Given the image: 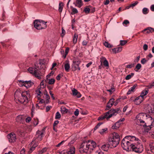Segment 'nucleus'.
<instances>
[{
    "label": "nucleus",
    "instance_id": "nucleus-3",
    "mask_svg": "<svg viewBox=\"0 0 154 154\" xmlns=\"http://www.w3.org/2000/svg\"><path fill=\"white\" fill-rule=\"evenodd\" d=\"M30 97V94L29 91L20 92L19 90L16 91L14 94V98L16 101H18L21 103L28 102V98Z\"/></svg>",
    "mask_w": 154,
    "mask_h": 154
},
{
    "label": "nucleus",
    "instance_id": "nucleus-55",
    "mask_svg": "<svg viewBox=\"0 0 154 154\" xmlns=\"http://www.w3.org/2000/svg\"><path fill=\"white\" fill-rule=\"evenodd\" d=\"M115 91V89L112 87L110 89L107 90V91L110 92L111 93H112L113 91Z\"/></svg>",
    "mask_w": 154,
    "mask_h": 154
},
{
    "label": "nucleus",
    "instance_id": "nucleus-14",
    "mask_svg": "<svg viewBox=\"0 0 154 154\" xmlns=\"http://www.w3.org/2000/svg\"><path fill=\"white\" fill-rule=\"evenodd\" d=\"M114 100L115 99L113 98H111L109 100L107 104L106 110L109 109L112 106L114 103Z\"/></svg>",
    "mask_w": 154,
    "mask_h": 154
},
{
    "label": "nucleus",
    "instance_id": "nucleus-47",
    "mask_svg": "<svg viewBox=\"0 0 154 154\" xmlns=\"http://www.w3.org/2000/svg\"><path fill=\"white\" fill-rule=\"evenodd\" d=\"M103 124V122H100L98 123L97 125L95 127L94 130H95L97 129L100 127V126Z\"/></svg>",
    "mask_w": 154,
    "mask_h": 154
},
{
    "label": "nucleus",
    "instance_id": "nucleus-15",
    "mask_svg": "<svg viewBox=\"0 0 154 154\" xmlns=\"http://www.w3.org/2000/svg\"><path fill=\"white\" fill-rule=\"evenodd\" d=\"M146 111L150 115L154 116V106L151 105L149 106Z\"/></svg>",
    "mask_w": 154,
    "mask_h": 154
},
{
    "label": "nucleus",
    "instance_id": "nucleus-12",
    "mask_svg": "<svg viewBox=\"0 0 154 154\" xmlns=\"http://www.w3.org/2000/svg\"><path fill=\"white\" fill-rule=\"evenodd\" d=\"M100 62L101 63H103L104 66L106 67V69H108L109 67V64L106 58L103 57H101L100 58Z\"/></svg>",
    "mask_w": 154,
    "mask_h": 154
},
{
    "label": "nucleus",
    "instance_id": "nucleus-18",
    "mask_svg": "<svg viewBox=\"0 0 154 154\" xmlns=\"http://www.w3.org/2000/svg\"><path fill=\"white\" fill-rule=\"evenodd\" d=\"M145 119H136L135 120L137 122V124L140 125L144 126L146 125V123L145 122Z\"/></svg>",
    "mask_w": 154,
    "mask_h": 154
},
{
    "label": "nucleus",
    "instance_id": "nucleus-5",
    "mask_svg": "<svg viewBox=\"0 0 154 154\" xmlns=\"http://www.w3.org/2000/svg\"><path fill=\"white\" fill-rule=\"evenodd\" d=\"M108 141L110 146L115 147L119 144L120 136L117 133L114 132L109 137Z\"/></svg>",
    "mask_w": 154,
    "mask_h": 154
},
{
    "label": "nucleus",
    "instance_id": "nucleus-63",
    "mask_svg": "<svg viewBox=\"0 0 154 154\" xmlns=\"http://www.w3.org/2000/svg\"><path fill=\"white\" fill-rule=\"evenodd\" d=\"M96 152L98 153V154H104L103 152L100 149L98 150L97 151H96Z\"/></svg>",
    "mask_w": 154,
    "mask_h": 154
},
{
    "label": "nucleus",
    "instance_id": "nucleus-11",
    "mask_svg": "<svg viewBox=\"0 0 154 154\" xmlns=\"http://www.w3.org/2000/svg\"><path fill=\"white\" fill-rule=\"evenodd\" d=\"M151 124L150 125H147L146 123V125L144 126V132H148L150 129L153 128L154 126V120L152 119V118H151Z\"/></svg>",
    "mask_w": 154,
    "mask_h": 154
},
{
    "label": "nucleus",
    "instance_id": "nucleus-25",
    "mask_svg": "<svg viewBox=\"0 0 154 154\" xmlns=\"http://www.w3.org/2000/svg\"><path fill=\"white\" fill-rule=\"evenodd\" d=\"M70 67V66L69 62L68 61H66V63L64 65V68L65 70L67 72H69Z\"/></svg>",
    "mask_w": 154,
    "mask_h": 154
},
{
    "label": "nucleus",
    "instance_id": "nucleus-52",
    "mask_svg": "<svg viewBox=\"0 0 154 154\" xmlns=\"http://www.w3.org/2000/svg\"><path fill=\"white\" fill-rule=\"evenodd\" d=\"M65 33H66V32H65V30H64V29L63 28H62V33L61 34V36L63 37L64 35L65 34Z\"/></svg>",
    "mask_w": 154,
    "mask_h": 154
},
{
    "label": "nucleus",
    "instance_id": "nucleus-60",
    "mask_svg": "<svg viewBox=\"0 0 154 154\" xmlns=\"http://www.w3.org/2000/svg\"><path fill=\"white\" fill-rule=\"evenodd\" d=\"M31 120V118L30 117H28L26 119V121L27 122H29Z\"/></svg>",
    "mask_w": 154,
    "mask_h": 154
},
{
    "label": "nucleus",
    "instance_id": "nucleus-7",
    "mask_svg": "<svg viewBox=\"0 0 154 154\" xmlns=\"http://www.w3.org/2000/svg\"><path fill=\"white\" fill-rule=\"evenodd\" d=\"M46 22L42 20H36L34 22V27L37 29H45L47 27Z\"/></svg>",
    "mask_w": 154,
    "mask_h": 154
},
{
    "label": "nucleus",
    "instance_id": "nucleus-10",
    "mask_svg": "<svg viewBox=\"0 0 154 154\" xmlns=\"http://www.w3.org/2000/svg\"><path fill=\"white\" fill-rule=\"evenodd\" d=\"M7 137L9 142L11 143L15 142L17 139L16 134L14 133H11L8 134Z\"/></svg>",
    "mask_w": 154,
    "mask_h": 154
},
{
    "label": "nucleus",
    "instance_id": "nucleus-33",
    "mask_svg": "<svg viewBox=\"0 0 154 154\" xmlns=\"http://www.w3.org/2000/svg\"><path fill=\"white\" fill-rule=\"evenodd\" d=\"M148 93V91L146 90H144L143 91L141 94L140 95V96H141V97L143 98V97L146 95Z\"/></svg>",
    "mask_w": 154,
    "mask_h": 154
},
{
    "label": "nucleus",
    "instance_id": "nucleus-51",
    "mask_svg": "<svg viewBox=\"0 0 154 154\" xmlns=\"http://www.w3.org/2000/svg\"><path fill=\"white\" fill-rule=\"evenodd\" d=\"M41 89L39 88L36 91V92L38 96H40V94L42 93V92L40 91Z\"/></svg>",
    "mask_w": 154,
    "mask_h": 154
},
{
    "label": "nucleus",
    "instance_id": "nucleus-59",
    "mask_svg": "<svg viewBox=\"0 0 154 154\" xmlns=\"http://www.w3.org/2000/svg\"><path fill=\"white\" fill-rule=\"evenodd\" d=\"M52 108V106H47L46 107V112H48L50 109Z\"/></svg>",
    "mask_w": 154,
    "mask_h": 154
},
{
    "label": "nucleus",
    "instance_id": "nucleus-32",
    "mask_svg": "<svg viewBox=\"0 0 154 154\" xmlns=\"http://www.w3.org/2000/svg\"><path fill=\"white\" fill-rule=\"evenodd\" d=\"M63 4L62 2H60L59 4V8H58V10L60 12H62L63 9Z\"/></svg>",
    "mask_w": 154,
    "mask_h": 154
},
{
    "label": "nucleus",
    "instance_id": "nucleus-17",
    "mask_svg": "<svg viewBox=\"0 0 154 154\" xmlns=\"http://www.w3.org/2000/svg\"><path fill=\"white\" fill-rule=\"evenodd\" d=\"M143 100V98L141 97V96H139L134 99V102L136 104L139 105L142 102Z\"/></svg>",
    "mask_w": 154,
    "mask_h": 154
},
{
    "label": "nucleus",
    "instance_id": "nucleus-58",
    "mask_svg": "<svg viewBox=\"0 0 154 154\" xmlns=\"http://www.w3.org/2000/svg\"><path fill=\"white\" fill-rule=\"evenodd\" d=\"M88 42V41L84 40L82 42V45L84 46H85L87 45Z\"/></svg>",
    "mask_w": 154,
    "mask_h": 154
},
{
    "label": "nucleus",
    "instance_id": "nucleus-62",
    "mask_svg": "<svg viewBox=\"0 0 154 154\" xmlns=\"http://www.w3.org/2000/svg\"><path fill=\"white\" fill-rule=\"evenodd\" d=\"M59 122L58 120H56L54 121V124H53V126H55L57 125Z\"/></svg>",
    "mask_w": 154,
    "mask_h": 154
},
{
    "label": "nucleus",
    "instance_id": "nucleus-38",
    "mask_svg": "<svg viewBox=\"0 0 154 154\" xmlns=\"http://www.w3.org/2000/svg\"><path fill=\"white\" fill-rule=\"evenodd\" d=\"M61 117V115L59 112H57L55 114V119H60Z\"/></svg>",
    "mask_w": 154,
    "mask_h": 154
},
{
    "label": "nucleus",
    "instance_id": "nucleus-29",
    "mask_svg": "<svg viewBox=\"0 0 154 154\" xmlns=\"http://www.w3.org/2000/svg\"><path fill=\"white\" fill-rule=\"evenodd\" d=\"M136 86L137 85H135L131 87L128 92L127 93V94H130L132 92H133Z\"/></svg>",
    "mask_w": 154,
    "mask_h": 154
},
{
    "label": "nucleus",
    "instance_id": "nucleus-45",
    "mask_svg": "<svg viewBox=\"0 0 154 154\" xmlns=\"http://www.w3.org/2000/svg\"><path fill=\"white\" fill-rule=\"evenodd\" d=\"M69 48H67L66 50H65V54L64 55V56H63V57H64V58H65L66 56V55L67 54H68V53L69 52Z\"/></svg>",
    "mask_w": 154,
    "mask_h": 154
},
{
    "label": "nucleus",
    "instance_id": "nucleus-48",
    "mask_svg": "<svg viewBox=\"0 0 154 154\" xmlns=\"http://www.w3.org/2000/svg\"><path fill=\"white\" fill-rule=\"evenodd\" d=\"M107 128H105L104 129H103L101 131H99V133L101 134H103L107 130Z\"/></svg>",
    "mask_w": 154,
    "mask_h": 154
},
{
    "label": "nucleus",
    "instance_id": "nucleus-20",
    "mask_svg": "<svg viewBox=\"0 0 154 154\" xmlns=\"http://www.w3.org/2000/svg\"><path fill=\"white\" fill-rule=\"evenodd\" d=\"M72 92L73 95L76 96L77 97L79 98L81 97L82 95L80 92H78L75 89L73 88L72 90Z\"/></svg>",
    "mask_w": 154,
    "mask_h": 154
},
{
    "label": "nucleus",
    "instance_id": "nucleus-2",
    "mask_svg": "<svg viewBox=\"0 0 154 154\" xmlns=\"http://www.w3.org/2000/svg\"><path fill=\"white\" fill-rule=\"evenodd\" d=\"M136 137L130 135L126 136L122 140L121 146L123 149L127 151L131 150L133 144L135 143Z\"/></svg>",
    "mask_w": 154,
    "mask_h": 154
},
{
    "label": "nucleus",
    "instance_id": "nucleus-4",
    "mask_svg": "<svg viewBox=\"0 0 154 154\" xmlns=\"http://www.w3.org/2000/svg\"><path fill=\"white\" fill-rule=\"evenodd\" d=\"M39 61V63L36 62L35 63L34 67H31L28 69V71L30 73L34 75L38 79L41 78V75L40 74L39 70L41 67V65L44 64L42 60L40 59Z\"/></svg>",
    "mask_w": 154,
    "mask_h": 154
},
{
    "label": "nucleus",
    "instance_id": "nucleus-21",
    "mask_svg": "<svg viewBox=\"0 0 154 154\" xmlns=\"http://www.w3.org/2000/svg\"><path fill=\"white\" fill-rule=\"evenodd\" d=\"M74 4L75 6L79 8H81L83 5V2L82 0H76L75 3Z\"/></svg>",
    "mask_w": 154,
    "mask_h": 154
},
{
    "label": "nucleus",
    "instance_id": "nucleus-19",
    "mask_svg": "<svg viewBox=\"0 0 154 154\" xmlns=\"http://www.w3.org/2000/svg\"><path fill=\"white\" fill-rule=\"evenodd\" d=\"M24 86L28 88L31 86L33 84V83L31 81H24Z\"/></svg>",
    "mask_w": 154,
    "mask_h": 154
},
{
    "label": "nucleus",
    "instance_id": "nucleus-36",
    "mask_svg": "<svg viewBox=\"0 0 154 154\" xmlns=\"http://www.w3.org/2000/svg\"><path fill=\"white\" fill-rule=\"evenodd\" d=\"M24 81L23 80H18V84L19 85L20 87L24 86Z\"/></svg>",
    "mask_w": 154,
    "mask_h": 154
},
{
    "label": "nucleus",
    "instance_id": "nucleus-53",
    "mask_svg": "<svg viewBox=\"0 0 154 154\" xmlns=\"http://www.w3.org/2000/svg\"><path fill=\"white\" fill-rule=\"evenodd\" d=\"M147 61L146 60L145 58H143L141 61V63L142 64H144Z\"/></svg>",
    "mask_w": 154,
    "mask_h": 154
},
{
    "label": "nucleus",
    "instance_id": "nucleus-49",
    "mask_svg": "<svg viewBox=\"0 0 154 154\" xmlns=\"http://www.w3.org/2000/svg\"><path fill=\"white\" fill-rule=\"evenodd\" d=\"M134 66V64L132 63L126 66V67L128 68H131Z\"/></svg>",
    "mask_w": 154,
    "mask_h": 154
},
{
    "label": "nucleus",
    "instance_id": "nucleus-42",
    "mask_svg": "<svg viewBox=\"0 0 154 154\" xmlns=\"http://www.w3.org/2000/svg\"><path fill=\"white\" fill-rule=\"evenodd\" d=\"M55 82V80L54 79H49L48 82L49 84L52 85L54 84Z\"/></svg>",
    "mask_w": 154,
    "mask_h": 154
},
{
    "label": "nucleus",
    "instance_id": "nucleus-40",
    "mask_svg": "<svg viewBox=\"0 0 154 154\" xmlns=\"http://www.w3.org/2000/svg\"><path fill=\"white\" fill-rule=\"evenodd\" d=\"M110 116V112H109V111L106 112V113L105 115H104V117L105 118H106L107 119H109L110 117H109Z\"/></svg>",
    "mask_w": 154,
    "mask_h": 154
},
{
    "label": "nucleus",
    "instance_id": "nucleus-61",
    "mask_svg": "<svg viewBox=\"0 0 154 154\" xmlns=\"http://www.w3.org/2000/svg\"><path fill=\"white\" fill-rule=\"evenodd\" d=\"M129 23V21L128 20H125L123 23V24L127 25Z\"/></svg>",
    "mask_w": 154,
    "mask_h": 154
},
{
    "label": "nucleus",
    "instance_id": "nucleus-23",
    "mask_svg": "<svg viewBox=\"0 0 154 154\" xmlns=\"http://www.w3.org/2000/svg\"><path fill=\"white\" fill-rule=\"evenodd\" d=\"M31 143L33 145L30 149L29 151V152L30 153L32 152L35 149V147L38 146V143L36 142L35 143V142H34L33 143H32L31 142Z\"/></svg>",
    "mask_w": 154,
    "mask_h": 154
},
{
    "label": "nucleus",
    "instance_id": "nucleus-30",
    "mask_svg": "<svg viewBox=\"0 0 154 154\" xmlns=\"http://www.w3.org/2000/svg\"><path fill=\"white\" fill-rule=\"evenodd\" d=\"M75 148L74 147H70L69 151L67 152V154H74Z\"/></svg>",
    "mask_w": 154,
    "mask_h": 154
},
{
    "label": "nucleus",
    "instance_id": "nucleus-39",
    "mask_svg": "<svg viewBox=\"0 0 154 154\" xmlns=\"http://www.w3.org/2000/svg\"><path fill=\"white\" fill-rule=\"evenodd\" d=\"M72 12L71 14H74L78 13V11L76 8L72 7Z\"/></svg>",
    "mask_w": 154,
    "mask_h": 154
},
{
    "label": "nucleus",
    "instance_id": "nucleus-24",
    "mask_svg": "<svg viewBox=\"0 0 154 154\" xmlns=\"http://www.w3.org/2000/svg\"><path fill=\"white\" fill-rule=\"evenodd\" d=\"M122 47H118L116 48L112 49L113 52L115 54H116L121 52L122 50Z\"/></svg>",
    "mask_w": 154,
    "mask_h": 154
},
{
    "label": "nucleus",
    "instance_id": "nucleus-6",
    "mask_svg": "<svg viewBox=\"0 0 154 154\" xmlns=\"http://www.w3.org/2000/svg\"><path fill=\"white\" fill-rule=\"evenodd\" d=\"M135 140V143L132 145L131 149L137 153H140L142 152L143 150V147L141 141L136 137Z\"/></svg>",
    "mask_w": 154,
    "mask_h": 154
},
{
    "label": "nucleus",
    "instance_id": "nucleus-34",
    "mask_svg": "<svg viewBox=\"0 0 154 154\" xmlns=\"http://www.w3.org/2000/svg\"><path fill=\"white\" fill-rule=\"evenodd\" d=\"M134 75V73H131L130 74L127 75L125 77V79L126 80H129Z\"/></svg>",
    "mask_w": 154,
    "mask_h": 154
},
{
    "label": "nucleus",
    "instance_id": "nucleus-1",
    "mask_svg": "<svg viewBox=\"0 0 154 154\" xmlns=\"http://www.w3.org/2000/svg\"><path fill=\"white\" fill-rule=\"evenodd\" d=\"M97 147L96 143L93 141L88 140L83 142L80 145L79 150L81 152L90 153Z\"/></svg>",
    "mask_w": 154,
    "mask_h": 154
},
{
    "label": "nucleus",
    "instance_id": "nucleus-56",
    "mask_svg": "<svg viewBox=\"0 0 154 154\" xmlns=\"http://www.w3.org/2000/svg\"><path fill=\"white\" fill-rule=\"evenodd\" d=\"M22 119V117L21 116H18L16 119L17 121H18V120H21Z\"/></svg>",
    "mask_w": 154,
    "mask_h": 154
},
{
    "label": "nucleus",
    "instance_id": "nucleus-44",
    "mask_svg": "<svg viewBox=\"0 0 154 154\" xmlns=\"http://www.w3.org/2000/svg\"><path fill=\"white\" fill-rule=\"evenodd\" d=\"M148 9L146 8H143L142 12L144 14H146L148 13Z\"/></svg>",
    "mask_w": 154,
    "mask_h": 154
},
{
    "label": "nucleus",
    "instance_id": "nucleus-57",
    "mask_svg": "<svg viewBox=\"0 0 154 154\" xmlns=\"http://www.w3.org/2000/svg\"><path fill=\"white\" fill-rule=\"evenodd\" d=\"M148 45L146 44H144L143 46V49L145 51H146L148 49Z\"/></svg>",
    "mask_w": 154,
    "mask_h": 154
},
{
    "label": "nucleus",
    "instance_id": "nucleus-43",
    "mask_svg": "<svg viewBox=\"0 0 154 154\" xmlns=\"http://www.w3.org/2000/svg\"><path fill=\"white\" fill-rule=\"evenodd\" d=\"M127 42L126 40H121L120 41V45L122 46H123L125 45Z\"/></svg>",
    "mask_w": 154,
    "mask_h": 154
},
{
    "label": "nucleus",
    "instance_id": "nucleus-50",
    "mask_svg": "<svg viewBox=\"0 0 154 154\" xmlns=\"http://www.w3.org/2000/svg\"><path fill=\"white\" fill-rule=\"evenodd\" d=\"M79 111L78 109H76L74 112V114L76 116H78L79 114Z\"/></svg>",
    "mask_w": 154,
    "mask_h": 154
},
{
    "label": "nucleus",
    "instance_id": "nucleus-31",
    "mask_svg": "<svg viewBox=\"0 0 154 154\" xmlns=\"http://www.w3.org/2000/svg\"><path fill=\"white\" fill-rule=\"evenodd\" d=\"M78 38V35L76 33H75L73 37V41L74 44H75L77 43Z\"/></svg>",
    "mask_w": 154,
    "mask_h": 154
},
{
    "label": "nucleus",
    "instance_id": "nucleus-9",
    "mask_svg": "<svg viewBox=\"0 0 154 154\" xmlns=\"http://www.w3.org/2000/svg\"><path fill=\"white\" fill-rule=\"evenodd\" d=\"M152 118L149 115H148L147 114L143 113H141L138 114L137 115L136 117V119H146L147 118H149L151 120V118Z\"/></svg>",
    "mask_w": 154,
    "mask_h": 154
},
{
    "label": "nucleus",
    "instance_id": "nucleus-13",
    "mask_svg": "<svg viewBox=\"0 0 154 154\" xmlns=\"http://www.w3.org/2000/svg\"><path fill=\"white\" fill-rule=\"evenodd\" d=\"M125 120L124 118H122L120 119L118 122H116L115 125L112 126V128L113 129H117L119 127V125L120 124V122L124 121Z\"/></svg>",
    "mask_w": 154,
    "mask_h": 154
},
{
    "label": "nucleus",
    "instance_id": "nucleus-22",
    "mask_svg": "<svg viewBox=\"0 0 154 154\" xmlns=\"http://www.w3.org/2000/svg\"><path fill=\"white\" fill-rule=\"evenodd\" d=\"M110 145L109 144H105L101 146V149L103 151H107L109 149Z\"/></svg>",
    "mask_w": 154,
    "mask_h": 154
},
{
    "label": "nucleus",
    "instance_id": "nucleus-28",
    "mask_svg": "<svg viewBox=\"0 0 154 154\" xmlns=\"http://www.w3.org/2000/svg\"><path fill=\"white\" fill-rule=\"evenodd\" d=\"M144 31H146L147 33H149L150 32L151 33L153 32L154 31V29L153 28L149 27L147 29H144Z\"/></svg>",
    "mask_w": 154,
    "mask_h": 154
},
{
    "label": "nucleus",
    "instance_id": "nucleus-41",
    "mask_svg": "<svg viewBox=\"0 0 154 154\" xmlns=\"http://www.w3.org/2000/svg\"><path fill=\"white\" fill-rule=\"evenodd\" d=\"M47 149L46 148H43L41 150L38 152V154H42L46 152Z\"/></svg>",
    "mask_w": 154,
    "mask_h": 154
},
{
    "label": "nucleus",
    "instance_id": "nucleus-8",
    "mask_svg": "<svg viewBox=\"0 0 154 154\" xmlns=\"http://www.w3.org/2000/svg\"><path fill=\"white\" fill-rule=\"evenodd\" d=\"M45 131L43 129L41 131L38 130L36 132L35 137L32 141V143H33L34 142L38 143V141H41Z\"/></svg>",
    "mask_w": 154,
    "mask_h": 154
},
{
    "label": "nucleus",
    "instance_id": "nucleus-46",
    "mask_svg": "<svg viewBox=\"0 0 154 154\" xmlns=\"http://www.w3.org/2000/svg\"><path fill=\"white\" fill-rule=\"evenodd\" d=\"M141 67V65L140 63H138L135 67L136 69L137 70L140 69Z\"/></svg>",
    "mask_w": 154,
    "mask_h": 154
},
{
    "label": "nucleus",
    "instance_id": "nucleus-16",
    "mask_svg": "<svg viewBox=\"0 0 154 154\" xmlns=\"http://www.w3.org/2000/svg\"><path fill=\"white\" fill-rule=\"evenodd\" d=\"M119 110V109H112L109 110V112H110V116H109V117H111L113 116L116 115L118 113Z\"/></svg>",
    "mask_w": 154,
    "mask_h": 154
},
{
    "label": "nucleus",
    "instance_id": "nucleus-35",
    "mask_svg": "<svg viewBox=\"0 0 154 154\" xmlns=\"http://www.w3.org/2000/svg\"><path fill=\"white\" fill-rule=\"evenodd\" d=\"M104 45L106 47L108 48H111L112 47V45H111L110 44L108 43L107 42H105L104 43Z\"/></svg>",
    "mask_w": 154,
    "mask_h": 154
},
{
    "label": "nucleus",
    "instance_id": "nucleus-26",
    "mask_svg": "<svg viewBox=\"0 0 154 154\" xmlns=\"http://www.w3.org/2000/svg\"><path fill=\"white\" fill-rule=\"evenodd\" d=\"M60 111L62 114H64L67 112L68 110L65 107L62 106L60 108Z\"/></svg>",
    "mask_w": 154,
    "mask_h": 154
},
{
    "label": "nucleus",
    "instance_id": "nucleus-37",
    "mask_svg": "<svg viewBox=\"0 0 154 154\" xmlns=\"http://www.w3.org/2000/svg\"><path fill=\"white\" fill-rule=\"evenodd\" d=\"M91 11V9L89 8L88 7H86L84 9V11L86 14L89 13Z\"/></svg>",
    "mask_w": 154,
    "mask_h": 154
},
{
    "label": "nucleus",
    "instance_id": "nucleus-27",
    "mask_svg": "<svg viewBox=\"0 0 154 154\" xmlns=\"http://www.w3.org/2000/svg\"><path fill=\"white\" fill-rule=\"evenodd\" d=\"M150 152L152 153H150V154H154V142L150 144Z\"/></svg>",
    "mask_w": 154,
    "mask_h": 154
},
{
    "label": "nucleus",
    "instance_id": "nucleus-64",
    "mask_svg": "<svg viewBox=\"0 0 154 154\" xmlns=\"http://www.w3.org/2000/svg\"><path fill=\"white\" fill-rule=\"evenodd\" d=\"M149 135L152 138H154V131L152 132H149Z\"/></svg>",
    "mask_w": 154,
    "mask_h": 154
},
{
    "label": "nucleus",
    "instance_id": "nucleus-54",
    "mask_svg": "<svg viewBox=\"0 0 154 154\" xmlns=\"http://www.w3.org/2000/svg\"><path fill=\"white\" fill-rule=\"evenodd\" d=\"M138 3V2L136 1L134 3L130 5V6H131V7L133 8V7L137 5Z\"/></svg>",
    "mask_w": 154,
    "mask_h": 154
}]
</instances>
